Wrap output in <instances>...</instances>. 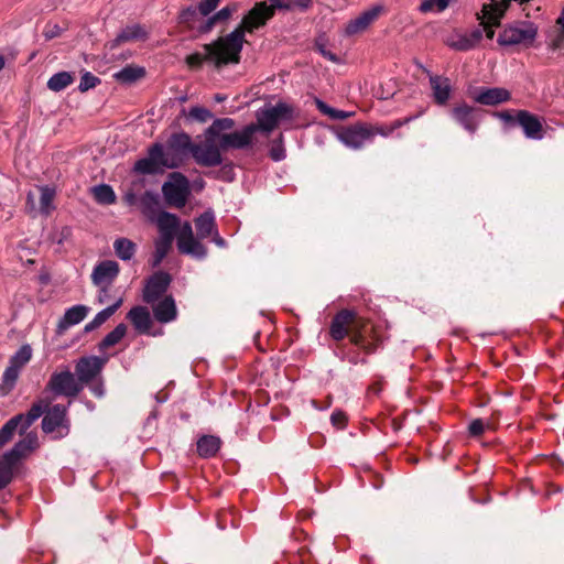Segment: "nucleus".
I'll return each instance as SVG.
<instances>
[{"label": "nucleus", "mask_w": 564, "mask_h": 564, "mask_svg": "<svg viewBox=\"0 0 564 564\" xmlns=\"http://www.w3.org/2000/svg\"><path fill=\"white\" fill-rule=\"evenodd\" d=\"M191 137L185 132L173 133L164 147L154 143L148 150V156L134 163V171L141 174H156L165 169H177L187 159Z\"/></svg>", "instance_id": "1"}, {"label": "nucleus", "mask_w": 564, "mask_h": 564, "mask_svg": "<svg viewBox=\"0 0 564 564\" xmlns=\"http://www.w3.org/2000/svg\"><path fill=\"white\" fill-rule=\"evenodd\" d=\"M245 42L241 30H234L226 36H220L213 43L205 44L204 53L188 55L186 63L192 68L200 67L204 62L214 64L216 68L228 64H238Z\"/></svg>", "instance_id": "2"}, {"label": "nucleus", "mask_w": 564, "mask_h": 564, "mask_svg": "<svg viewBox=\"0 0 564 564\" xmlns=\"http://www.w3.org/2000/svg\"><path fill=\"white\" fill-rule=\"evenodd\" d=\"M158 227L161 238L169 240L177 239V249L181 253L192 256L196 259H204L207 249L202 245L193 234V228L188 221L181 225L180 218L171 213L161 212L151 221Z\"/></svg>", "instance_id": "3"}, {"label": "nucleus", "mask_w": 564, "mask_h": 564, "mask_svg": "<svg viewBox=\"0 0 564 564\" xmlns=\"http://www.w3.org/2000/svg\"><path fill=\"white\" fill-rule=\"evenodd\" d=\"M235 127V121L231 118H220L214 120V122L205 130L204 141L199 143H193L191 141L189 152L194 161L205 167H214L223 164L224 159L218 141V134L223 131H229Z\"/></svg>", "instance_id": "4"}, {"label": "nucleus", "mask_w": 564, "mask_h": 564, "mask_svg": "<svg viewBox=\"0 0 564 564\" xmlns=\"http://www.w3.org/2000/svg\"><path fill=\"white\" fill-rule=\"evenodd\" d=\"M39 446L36 433H28L14 447L2 455V488L20 471L23 460Z\"/></svg>", "instance_id": "5"}, {"label": "nucleus", "mask_w": 564, "mask_h": 564, "mask_svg": "<svg viewBox=\"0 0 564 564\" xmlns=\"http://www.w3.org/2000/svg\"><path fill=\"white\" fill-rule=\"evenodd\" d=\"M257 2L253 8L243 17L241 23L235 30H241L242 39L245 33H252L254 30L262 28L274 15L276 9L292 10V4L289 0H268Z\"/></svg>", "instance_id": "6"}, {"label": "nucleus", "mask_w": 564, "mask_h": 564, "mask_svg": "<svg viewBox=\"0 0 564 564\" xmlns=\"http://www.w3.org/2000/svg\"><path fill=\"white\" fill-rule=\"evenodd\" d=\"M538 35V26L530 21H519L505 26L498 43L502 46H530Z\"/></svg>", "instance_id": "7"}, {"label": "nucleus", "mask_w": 564, "mask_h": 564, "mask_svg": "<svg viewBox=\"0 0 564 564\" xmlns=\"http://www.w3.org/2000/svg\"><path fill=\"white\" fill-rule=\"evenodd\" d=\"M294 116V108L285 102H278L274 106H265L257 112L258 131L270 133L279 122L291 120Z\"/></svg>", "instance_id": "8"}, {"label": "nucleus", "mask_w": 564, "mask_h": 564, "mask_svg": "<svg viewBox=\"0 0 564 564\" xmlns=\"http://www.w3.org/2000/svg\"><path fill=\"white\" fill-rule=\"evenodd\" d=\"M32 349L29 345H23L10 358L9 365L2 373V395L8 394L15 387L21 370L31 360Z\"/></svg>", "instance_id": "9"}, {"label": "nucleus", "mask_w": 564, "mask_h": 564, "mask_svg": "<svg viewBox=\"0 0 564 564\" xmlns=\"http://www.w3.org/2000/svg\"><path fill=\"white\" fill-rule=\"evenodd\" d=\"M162 193L166 203L181 208L185 206L189 195L188 180L178 172H173L162 186Z\"/></svg>", "instance_id": "10"}, {"label": "nucleus", "mask_w": 564, "mask_h": 564, "mask_svg": "<svg viewBox=\"0 0 564 564\" xmlns=\"http://www.w3.org/2000/svg\"><path fill=\"white\" fill-rule=\"evenodd\" d=\"M258 131V127L254 123L246 126L241 130L234 132L223 131L218 134V141L220 148L224 151L228 150H241L250 147L253 142V137Z\"/></svg>", "instance_id": "11"}, {"label": "nucleus", "mask_w": 564, "mask_h": 564, "mask_svg": "<svg viewBox=\"0 0 564 564\" xmlns=\"http://www.w3.org/2000/svg\"><path fill=\"white\" fill-rule=\"evenodd\" d=\"M47 388L57 395L76 397L83 389L75 376L69 371L54 372Z\"/></svg>", "instance_id": "12"}, {"label": "nucleus", "mask_w": 564, "mask_h": 564, "mask_svg": "<svg viewBox=\"0 0 564 564\" xmlns=\"http://www.w3.org/2000/svg\"><path fill=\"white\" fill-rule=\"evenodd\" d=\"M337 138L346 147L358 150L372 141V131L366 124H355L340 129L337 132Z\"/></svg>", "instance_id": "13"}, {"label": "nucleus", "mask_w": 564, "mask_h": 564, "mask_svg": "<svg viewBox=\"0 0 564 564\" xmlns=\"http://www.w3.org/2000/svg\"><path fill=\"white\" fill-rule=\"evenodd\" d=\"M484 30L475 29L470 32L454 31L448 34L444 42L445 44L455 51H469L475 48L482 39Z\"/></svg>", "instance_id": "14"}, {"label": "nucleus", "mask_w": 564, "mask_h": 564, "mask_svg": "<svg viewBox=\"0 0 564 564\" xmlns=\"http://www.w3.org/2000/svg\"><path fill=\"white\" fill-rule=\"evenodd\" d=\"M171 283L169 273L158 271L151 275L143 289V301L148 304L156 302L167 290Z\"/></svg>", "instance_id": "15"}, {"label": "nucleus", "mask_w": 564, "mask_h": 564, "mask_svg": "<svg viewBox=\"0 0 564 564\" xmlns=\"http://www.w3.org/2000/svg\"><path fill=\"white\" fill-rule=\"evenodd\" d=\"M382 6H375L364 12L357 18L350 20L344 30L346 36H352L365 32L381 14Z\"/></svg>", "instance_id": "16"}, {"label": "nucleus", "mask_w": 564, "mask_h": 564, "mask_svg": "<svg viewBox=\"0 0 564 564\" xmlns=\"http://www.w3.org/2000/svg\"><path fill=\"white\" fill-rule=\"evenodd\" d=\"M106 362L107 358L97 356L80 358L76 365V375L79 383L91 381L99 375Z\"/></svg>", "instance_id": "17"}, {"label": "nucleus", "mask_w": 564, "mask_h": 564, "mask_svg": "<svg viewBox=\"0 0 564 564\" xmlns=\"http://www.w3.org/2000/svg\"><path fill=\"white\" fill-rule=\"evenodd\" d=\"M517 123L522 128L525 138L542 140L544 129L541 119L527 110L517 111Z\"/></svg>", "instance_id": "18"}, {"label": "nucleus", "mask_w": 564, "mask_h": 564, "mask_svg": "<svg viewBox=\"0 0 564 564\" xmlns=\"http://www.w3.org/2000/svg\"><path fill=\"white\" fill-rule=\"evenodd\" d=\"M67 406L55 404L48 409L42 420V429L45 433H52L62 427L68 432V421L66 419Z\"/></svg>", "instance_id": "19"}, {"label": "nucleus", "mask_w": 564, "mask_h": 564, "mask_svg": "<svg viewBox=\"0 0 564 564\" xmlns=\"http://www.w3.org/2000/svg\"><path fill=\"white\" fill-rule=\"evenodd\" d=\"M118 274L119 264L113 260H105L94 268L91 280L97 286H109Z\"/></svg>", "instance_id": "20"}, {"label": "nucleus", "mask_w": 564, "mask_h": 564, "mask_svg": "<svg viewBox=\"0 0 564 564\" xmlns=\"http://www.w3.org/2000/svg\"><path fill=\"white\" fill-rule=\"evenodd\" d=\"M452 116L457 123L464 127L470 133H474L477 130L479 123L478 111L466 104L456 106L452 110Z\"/></svg>", "instance_id": "21"}, {"label": "nucleus", "mask_w": 564, "mask_h": 564, "mask_svg": "<svg viewBox=\"0 0 564 564\" xmlns=\"http://www.w3.org/2000/svg\"><path fill=\"white\" fill-rule=\"evenodd\" d=\"M89 308L78 304L66 310L63 317L58 321L56 334L63 335L69 327L79 324L87 316Z\"/></svg>", "instance_id": "22"}, {"label": "nucleus", "mask_w": 564, "mask_h": 564, "mask_svg": "<svg viewBox=\"0 0 564 564\" xmlns=\"http://www.w3.org/2000/svg\"><path fill=\"white\" fill-rule=\"evenodd\" d=\"M355 314L349 310L338 312L330 324V336L335 340L344 339L348 334V326L354 322Z\"/></svg>", "instance_id": "23"}, {"label": "nucleus", "mask_w": 564, "mask_h": 564, "mask_svg": "<svg viewBox=\"0 0 564 564\" xmlns=\"http://www.w3.org/2000/svg\"><path fill=\"white\" fill-rule=\"evenodd\" d=\"M206 18L207 17H203L199 13L198 7H188L181 11L178 20L180 23L185 25L188 30L197 34H205L208 33V31H203Z\"/></svg>", "instance_id": "24"}, {"label": "nucleus", "mask_w": 564, "mask_h": 564, "mask_svg": "<svg viewBox=\"0 0 564 564\" xmlns=\"http://www.w3.org/2000/svg\"><path fill=\"white\" fill-rule=\"evenodd\" d=\"M511 94L509 90L500 87L480 89L475 100L481 105L496 106L501 102L510 100Z\"/></svg>", "instance_id": "25"}, {"label": "nucleus", "mask_w": 564, "mask_h": 564, "mask_svg": "<svg viewBox=\"0 0 564 564\" xmlns=\"http://www.w3.org/2000/svg\"><path fill=\"white\" fill-rule=\"evenodd\" d=\"M152 305L154 317L160 323H170L177 316L175 301L171 295Z\"/></svg>", "instance_id": "26"}, {"label": "nucleus", "mask_w": 564, "mask_h": 564, "mask_svg": "<svg viewBox=\"0 0 564 564\" xmlns=\"http://www.w3.org/2000/svg\"><path fill=\"white\" fill-rule=\"evenodd\" d=\"M127 317L130 319V322L133 324L134 328L139 333H148L151 328L152 321L150 313L147 307L144 306H135L132 307Z\"/></svg>", "instance_id": "27"}, {"label": "nucleus", "mask_w": 564, "mask_h": 564, "mask_svg": "<svg viewBox=\"0 0 564 564\" xmlns=\"http://www.w3.org/2000/svg\"><path fill=\"white\" fill-rule=\"evenodd\" d=\"M430 84L433 91L435 101L438 105H444L451 95V83L449 79L442 76H430Z\"/></svg>", "instance_id": "28"}, {"label": "nucleus", "mask_w": 564, "mask_h": 564, "mask_svg": "<svg viewBox=\"0 0 564 564\" xmlns=\"http://www.w3.org/2000/svg\"><path fill=\"white\" fill-rule=\"evenodd\" d=\"M147 37L145 30L140 24L128 25L120 31L117 37L110 43V48H115L121 43L143 40Z\"/></svg>", "instance_id": "29"}, {"label": "nucleus", "mask_w": 564, "mask_h": 564, "mask_svg": "<svg viewBox=\"0 0 564 564\" xmlns=\"http://www.w3.org/2000/svg\"><path fill=\"white\" fill-rule=\"evenodd\" d=\"M195 227L199 239H206L216 234L215 216L213 212H205L195 219Z\"/></svg>", "instance_id": "30"}, {"label": "nucleus", "mask_w": 564, "mask_h": 564, "mask_svg": "<svg viewBox=\"0 0 564 564\" xmlns=\"http://www.w3.org/2000/svg\"><path fill=\"white\" fill-rule=\"evenodd\" d=\"M140 207H141L142 214L150 221H152L156 217V215L162 212V210H160L159 196H158V194L152 193V192H145L140 197Z\"/></svg>", "instance_id": "31"}, {"label": "nucleus", "mask_w": 564, "mask_h": 564, "mask_svg": "<svg viewBox=\"0 0 564 564\" xmlns=\"http://www.w3.org/2000/svg\"><path fill=\"white\" fill-rule=\"evenodd\" d=\"M122 299H119L112 305L97 313L96 316L85 325V332L89 333L100 327L108 318H110L116 313V311L122 305Z\"/></svg>", "instance_id": "32"}, {"label": "nucleus", "mask_w": 564, "mask_h": 564, "mask_svg": "<svg viewBox=\"0 0 564 564\" xmlns=\"http://www.w3.org/2000/svg\"><path fill=\"white\" fill-rule=\"evenodd\" d=\"M145 75V69L141 66L128 65L113 74V77L122 84H132Z\"/></svg>", "instance_id": "33"}, {"label": "nucleus", "mask_w": 564, "mask_h": 564, "mask_svg": "<svg viewBox=\"0 0 564 564\" xmlns=\"http://www.w3.org/2000/svg\"><path fill=\"white\" fill-rule=\"evenodd\" d=\"M220 440L216 436H203L197 442V452L199 456L208 458L219 451Z\"/></svg>", "instance_id": "34"}, {"label": "nucleus", "mask_w": 564, "mask_h": 564, "mask_svg": "<svg viewBox=\"0 0 564 564\" xmlns=\"http://www.w3.org/2000/svg\"><path fill=\"white\" fill-rule=\"evenodd\" d=\"M237 11V4L226 6L212 17H207L204 22L203 31L210 32L219 22L227 21Z\"/></svg>", "instance_id": "35"}, {"label": "nucleus", "mask_w": 564, "mask_h": 564, "mask_svg": "<svg viewBox=\"0 0 564 564\" xmlns=\"http://www.w3.org/2000/svg\"><path fill=\"white\" fill-rule=\"evenodd\" d=\"M40 203L39 209L42 214L48 215L52 210L55 209L54 198L56 196L55 188L50 186H40Z\"/></svg>", "instance_id": "36"}, {"label": "nucleus", "mask_w": 564, "mask_h": 564, "mask_svg": "<svg viewBox=\"0 0 564 564\" xmlns=\"http://www.w3.org/2000/svg\"><path fill=\"white\" fill-rule=\"evenodd\" d=\"M24 425V414H18L2 426V444L11 440L14 432L23 433L28 427Z\"/></svg>", "instance_id": "37"}, {"label": "nucleus", "mask_w": 564, "mask_h": 564, "mask_svg": "<svg viewBox=\"0 0 564 564\" xmlns=\"http://www.w3.org/2000/svg\"><path fill=\"white\" fill-rule=\"evenodd\" d=\"M94 199L101 205H111L116 202V194L110 185L100 184L91 188Z\"/></svg>", "instance_id": "38"}, {"label": "nucleus", "mask_w": 564, "mask_h": 564, "mask_svg": "<svg viewBox=\"0 0 564 564\" xmlns=\"http://www.w3.org/2000/svg\"><path fill=\"white\" fill-rule=\"evenodd\" d=\"M74 82V76L69 72H59L54 74L47 80V88L52 91H61L68 87Z\"/></svg>", "instance_id": "39"}, {"label": "nucleus", "mask_w": 564, "mask_h": 564, "mask_svg": "<svg viewBox=\"0 0 564 564\" xmlns=\"http://www.w3.org/2000/svg\"><path fill=\"white\" fill-rule=\"evenodd\" d=\"M316 108L325 116L334 119V120H346L355 115V112H348L344 110L335 109L328 106L326 102L321 100L319 98L314 99Z\"/></svg>", "instance_id": "40"}, {"label": "nucleus", "mask_w": 564, "mask_h": 564, "mask_svg": "<svg viewBox=\"0 0 564 564\" xmlns=\"http://www.w3.org/2000/svg\"><path fill=\"white\" fill-rule=\"evenodd\" d=\"M127 326L124 324L117 325L113 330L106 335V337L99 343V350H106L109 347L117 345L126 335Z\"/></svg>", "instance_id": "41"}, {"label": "nucleus", "mask_w": 564, "mask_h": 564, "mask_svg": "<svg viewBox=\"0 0 564 564\" xmlns=\"http://www.w3.org/2000/svg\"><path fill=\"white\" fill-rule=\"evenodd\" d=\"M113 249L121 260L127 261L134 256L135 245L127 238H119L113 242Z\"/></svg>", "instance_id": "42"}, {"label": "nucleus", "mask_w": 564, "mask_h": 564, "mask_svg": "<svg viewBox=\"0 0 564 564\" xmlns=\"http://www.w3.org/2000/svg\"><path fill=\"white\" fill-rule=\"evenodd\" d=\"M173 240H169L165 238L159 237L154 242V253L152 258V267L155 268L160 265V263L163 261V259L169 253L170 249L172 248Z\"/></svg>", "instance_id": "43"}, {"label": "nucleus", "mask_w": 564, "mask_h": 564, "mask_svg": "<svg viewBox=\"0 0 564 564\" xmlns=\"http://www.w3.org/2000/svg\"><path fill=\"white\" fill-rule=\"evenodd\" d=\"M550 47L558 50L564 46V9L556 19V29L550 34Z\"/></svg>", "instance_id": "44"}, {"label": "nucleus", "mask_w": 564, "mask_h": 564, "mask_svg": "<svg viewBox=\"0 0 564 564\" xmlns=\"http://www.w3.org/2000/svg\"><path fill=\"white\" fill-rule=\"evenodd\" d=\"M186 119L189 121H196V122H207L209 119L213 118V113L209 109L200 106H194L189 108L187 113L185 115Z\"/></svg>", "instance_id": "45"}, {"label": "nucleus", "mask_w": 564, "mask_h": 564, "mask_svg": "<svg viewBox=\"0 0 564 564\" xmlns=\"http://www.w3.org/2000/svg\"><path fill=\"white\" fill-rule=\"evenodd\" d=\"M451 0H423L419 7L422 13L429 12H443L448 6Z\"/></svg>", "instance_id": "46"}, {"label": "nucleus", "mask_w": 564, "mask_h": 564, "mask_svg": "<svg viewBox=\"0 0 564 564\" xmlns=\"http://www.w3.org/2000/svg\"><path fill=\"white\" fill-rule=\"evenodd\" d=\"M47 403H43L42 401L34 403L29 412L24 415V425L23 427H30L33 422H35L46 410Z\"/></svg>", "instance_id": "47"}, {"label": "nucleus", "mask_w": 564, "mask_h": 564, "mask_svg": "<svg viewBox=\"0 0 564 564\" xmlns=\"http://www.w3.org/2000/svg\"><path fill=\"white\" fill-rule=\"evenodd\" d=\"M411 120V118H408L405 120H397L394 121L392 124L390 126H378V127H372V126H368L371 131H372V138L377 134H380L382 137H388L390 135L395 129L400 128L403 123H406Z\"/></svg>", "instance_id": "48"}, {"label": "nucleus", "mask_w": 564, "mask_h": 564, "mask_svg": "<svg viewBox=\"0 0 564 564\" xmlns=\"http://www.w3.org/2000/svg\"><path fill=\"white\" fill-rule=\"evenodd\" d=\"M270 156L273 161L279 162L285 159V149L282 142V134H280L276 141L272 142L270 149Z\"/></svg>", "instance_id": "49"}, {"label": "nucleus", "mask_w": 564, "mask_h": 564, "mask_svg": "<svg viewBox=\"0 0 564 564\" xmlns=\"http://www.w3.org/2000/svg\"><path fill=\"white\" fill-rule=\"evenodd\" d=\"M98 83L99 79L91 73L87 72L82 76L78 89L80 91H87L88 89L96 87Z\"/></svg>", "instance_id": "50"}, {"label": "nucleus", "mask_w": 564, "mask_h": 564, "mask_svg": "<svg viewBox=\"0 0 564 564\" xmlns=\"http://www.w3.org/2000/svg\"><path fill=\"white\" fill-rule=\"evenodd\" d=\"M487 426H489V424H487L484 420L476 419L470 422L468 431L471 436H479L485 432Z\"/></svg>", "instance_id": "51"}, {"label": "nucleus", "mask_w": 564, "mask_h": 564, "mask_svg": "<svg viewBox=\"0 0 564 564\" xmlns=\"http://www.w3.org/2000/svg\"><path fill=\"white\" fill-rule=\"evenodd\" d=\"M220 0H203L198 4L199 13L208 17L219 4Z\"/></svg>", "instance_id": "52"}, {"label": "nucleus", "mask_w": 564, "mask_h": 564, "mask_svg": "<svg viewBox=\"0 0 564 564\" xmlns=\"http://www.w3.org/2000/svg\"><path fill=\"white\" fill-rule=\"evenodd\" d=\"M215 177L226 182H231L235 177L234 169L231 164L224 165L218 172L213 173Z\"/></svg>", "instance_id": "53"}, {"label": "nucleus", "mask_w": 564, "mask_h": 564, "mask_svg": "<svg viewBox=\"0 0 564 564\" xmlns=\"http://www.w3.org/2000/svg\"><path fill=\"white\" fill-rule=\"evenodd\" d=\"M330 422L335 427L343 429V427H345L346 422H347L346 414L341 411H335L330 415Z\"/></svg>", "instance_id": "54"}, {"label": "nucleus", "mask_w": 564, "mask_h": 564, "mask_svg": "<svg viewBox=\"0 0 564 564\" xmlns=\"http://www.w3.org/2000/svg\"><path fill=\"white\" fill-rule=\"evenodd\" d=\"M495 116L499 118L501 121L508 124H514L517 123V111L513 113V111L505 110L496 112Z\"/></svg>", "instance_id": "55"}, {"label": "nucleus", "mask_w": 564, "mask_h": 564, "mask_svg": "<svg viewBox=\"0 0 564 564\" xmlns=\"http://www.w3.org/2000/svg\"><path fill=\"white\" fill-rule=\"evenodd\" d=\"M293 9H300L302 11L307 10L312 6V0H289Z\"/></svg>", "instance_id": "56"}, {"label": "nucleus", "mask_w": 564, "mask_h": 564, "mask_svg": "<svg viewBox=\"0 0 564 564\" xmlns=\"http://www.w3.org/2000/svg\"><path fill=\"white\" fill-rule=\"evenodd\" d=\"M61 33V29L58 25L56 24H53V25H47L44 30V35L47 40H51L57 35H59Z\"/></svg>", "instance_id": "57"}, {"label": "nucleus", "mask_w": 564, "mask_h": 564, "mask_svg": "<svg viewBox=\"0 0 564 564\" xmlns=\"http://www.w3.org/2000/svg\"><path fill=\"white\" fill-rule=\"evenodd\" d=\"M478 19L481 21V24L484 25L485 30H486V34H487V37L488 39H492L494 35H495V31L492 30V24L490 23H487L485 20H484V13L481 12L480 14H478Z\"/></svg>", "instance_id": "58"}, {"label": "nucleus", "mask_w": 564, "mask_h": 564, "mask_svg": "<svg viewBox=\"0 0 564 564\" xmlns=\"http://www.w3.org/2000/svg\"><path fill=\"white\" fill-rule=\"evenodd\" d=\"M319 52L323 56H325L326 58L333 61V62H336L337 61V57L335 54H333L332 52L329 51H326L323 46H319Z\"/></svg>", "instance_id": "59"}, {"label": "nucleus", "mask_w": 564, "mask_h": 564, "mask_svg": "<svg viewBox=\"0 0 564 564\" xmlns=\"http://www.w3.org/2000/svg\"><path fill=\"white\" fill-rule=\"evenodd\" d=\"M99 288H100V291H99V295H98V302L104 303L105 299L107 296V288L108 286H99Z\"/></svg>", "instance_id": "60"}, {"label": "nucleus", "mask_w": 564, "mask_h": 564, "mask_svg": "<svg viewBox=\"0 0 564 564\" xmlns=\"http://www.w3.org/2000/svg\"><path fill=\"white\" fill-rule=\"evenodd\" d=\"M351 343H354L356 346L364 347L361 335L356 334V335L351 336Z\"/></svg>", "instance_id": "61"}, {"label": "nucleus", "mask_w": 564, "mask_h": 564, "mask_svg": "<svg viewBox=\"0 0 564 564\" xmlns=\"http://www.w3.org/2000/svg\"><path fill=\"white\" fill-rule=\"evenodd\" d=\"M212 237L215 243H217L218 246L223 247L225 245V241L221 237H219L218 231H216V234H214Z\"/></svg>", "instance_id": "62"}, {"label": "nucleus", "mask_w": 564, "mask_h": 564, "mask_svg": "<svg viewBox=\"0 0 564 564\" xmlns=\"http://www.w3.org/2000/svg\"><path fill=\"white\" fill-rule=\"evenodd\" d=\"M70 235V229L68 227H65L62 229V237L66 238Z\"/></svg>", "instance_id": "63"}, {"label": "nucleus", "mask_w": 564, "mask_h": 564, "mask_svg": "<svg viewBox=\"0 0 564 564\" xmlns=\"http://www.w3.org/2000/svg\"><path fill=\"white\" fill-rule=\"evenodd\" d=\"M33 202V195L31 193L28 194V203L32 204Z\"/></svg>", "instance_id": "64"}]
</instances>
